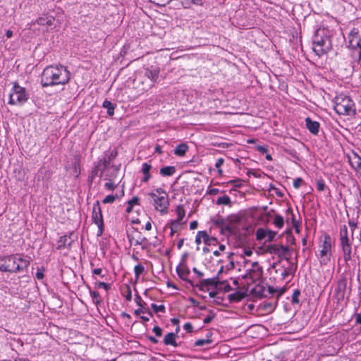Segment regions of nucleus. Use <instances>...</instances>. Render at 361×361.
I'll return each instance as SVG.
<instances>
[{"instance_id": "obj_1", "label": "nucleus", "mask_w": 361, "mask_h": 361, "mask_svg": "<svg viewBox=\"0 0 361 361\" xmlns=\"http://www.w3.org/2000/svg\"><path fill=\"white\" fill-rule=\"evenodd\" d=\"M70 80V73L63 66H47L42 72L41 82L43 87L56 85H65Z\"/></svg>"}, {"instance_id": "obj_2", "label": "nucleus", "mask_w": 361, "mask_h": 361, "mask_svg": "<svg viewBox=\"0 0 361 361\" xmlns=\"http://www.w3.org/2000/svg\"><path fill=\"white\" fill-rule=\"evenodd\" d=\"M30 263V258L21 254L4 256L0 258V271L11 273L23 271Z\"/></svg>"}, {"instance_id": "obj_3", "label": "nucleus", "mask_w": 361, "mask_h": 361, "mask_svg": "<svg viewBox=\"0 0 361 361\" xmlns=\"http://www.w3.org/2000/svg\"><path fill=\"white\" fill-rule=\"evenodd\" d=\"M331 37L330 31L326 28H319L316 30L312 40V49L317 55H324L331 49Z\"/></svg>"}, {"instance_id": "obj_4", "label": "nucleus", "mask_w": 361, "mask_h": 361, "mask_svg": "<svg viewBox=\"0 0 361 361\" xmlns=\"http://www.w3.org/2000/svg\"><path fill=\"white\" fill-rule=\"evenodd\" d=\"M340 244L343 252L344 261L347 263L352 259V244L354 238H352L346 225H342L339 231Z\"/></svg>"}, {"instance_id": "obj_5", "label": "nucleus", "mask_w": 361, "mask_h": 361, "mask_svg": "<svg viewBox=\"0 0 361 361\" xmlns=\"http://www.w3.org/2000/svg\"><path fill=\"white\" fill-rule=\"evenodd\" d=\"M354 104L350 97L340 94L334 99V109L337 114L350 115L355 112Z\"/></svg>"}, {"instance_id": "obj_6", "label": "nucleus", "mask_w": 361, "mask_h": 361, "mask_svg": "<svg viewBox=\"0 0 361 361\" xmlns=\"http://www.w3.org/2000/svg\"><path fill=\"white\" fill-rule=\"evenodd\" d=\"M321 250L318 255L320 264L322 266L326 265L331 260L332 255L331 252V240L329 235H325L322 245Z\"/></svg>"}, {"instance_id": "obj_7", "label": "nucleus", "mask_w": 361, "mask_h": 361, "mask_svg": "<svg viewBox=\"0 0 361 361\" xmlns=\"http://www.w3.org/2000/svg\"><path fill=\"white\" fill-rule=\"evenodd\" d=\"M264 253L276 255L280 259L290 262V249L288 246L280 244H269L265 247Z\"/></svg>"}, {"instance_id": "obj_8", "label": "nucleus", "mask_w": 361, "mask_h": 361, "mask_svg": "<svg viewBox=\"0 0 361 361\" xmlns=\"http://www.w3.org/2000/svg\"><path fill=\"white\" fill-rule=\"evenodd\" d=\"M28 99V95L25 89L20 87L18 84L13 86V91L10 94L9 104L20 105L25 102Z\"/></svg>"}, {"instance_id": "obj_9", "label": "nucleus", "mask_w": 361, "mask_h": 361, "mask_svg": "<svg viewBox=\"0 0 361 361\" xmlns=\"http://www.w3.org/2000/svg\"><path fill=\"white\" fill-rule=\"evenodd\" d=\"M149 195L153 200L155 209L161 214H166L169 205V195H164V197H157V194L154 192L149 193Z\"/></svg>"}, {"instance_id": "obj_10", "label": "nucleus", "mask_w": 361, "mask_h": 361, "mask_svg": "<svg viewBox=\"0 0 361 361\" xmlns=\"http://www.w3.org/2000/svg\"><path fill=\"white\" fill-rule=\"evenodd\" d=\"M92 221L98 226L97 235H102L104 231V221L99 201L94 204L92 214Z\"/></svg>"}, {"instance_id": "obj_11", "label": "nucleus", "mask_w": 361, "mask_h": 361, "mask_svg": "<svg viewBox=\"0 0 361 361\" xmlns=\"http://www.w3.org/2000/svg\"><path fill=\"white\" fill-rule=\"evenodd\" d=\"M133 231L130 233H128V239L132 244L134 242L135 245H140L142 250L148 248L149 243L147 238L142 235L141 233L137 229L133 228Z\"/></svg>"}, {"instance_id": "obj_12", "label": "nucleus", "mask_w": 361, "mask_h": 361, "mask_svg": "<svg viewBox=\"0 0 361 361\" xmlns=\"http://www.w3.org/2000/svg\"><path fill=\"white\" fill-rule=\"evenodd\" d=\"M346 287L347 279L343 277L338 281L334 290L335 297L338 301L343 300L344 299Z\"/></svg>"}, {"instance_id": "obj_13", "label": "nucleus", "mask_w": 361, "mask_h": 361, "mask_svg": "<svg viewBox=\"0 0 361 361\" xmlns=\"http://www.w3.org/2000/svg\"><path fill=\"white\" fill-rule=\"evenodd\" d=\"M249 275L253 281H259L263 275V269L257 262L252 263V268L249 270Z\"/></svg>"}, {"instance_id": "obj_14", "label": "nucleus", "mask_w": 361, "mask_h": 361, "mask_svg": "<svg viewBox=\"0 0 361 361\" xmlns=\"http://www.w3.org/2000/svg\"><path fill=\"white\" fill-rule=\"evenodd\" d=\"M159 71L158 70H149L146 69L145 72V75L147 77V79L150 80V82L146 84L143 87V91H147L150 88H152L154 85V82H156L159 77Z\"/></svg>"}, {"instance_id": "obj_15", "label": "nucleus", "mask_w": 361, "mask_h": 361, "mask_svg": "<svg viewBox=\"0 0 361 361\" xmlns=\"http://www.w3.org/2000/svg\"><path fill=\"white\" fill-rule=\"evenodd\" d=\"M348 162L356 172V174L361 176V157L355 152L348 155Z\"/></svg>"}, {"instance_id": "obj_16", "label": "nucleus", "mask_w": 361, "mask_h": 361, "mask_svg": "<svg viewBox=\"0 0 361 361\" xmlns=\"http://www.w3.org/2000/svg\"><path fill=\"white\" fill-rule=\"evenodd\" d=\"M349 39V47L357 51L358 55L361 57V39L357 33L350 35Z\"/></svg>"}, {"instance_id": "obj_17", "label": "nucleus", "mask_w": 361, "mask_h": 361, "mask_svg": "<svg viewBox=\"0 0 361 361\" xmlns=\"http://www.w3.org/2000/svg\"><path fill=\"white\" fill-rule=\"evenodd\" d=\"M72 235L73 233H71L69 235L61 236L59 240H58V246L56 249L61 250L66 247H71V244L73 242V239H72Z\"/></svg>"}, {"instance_id": "obj_18", "label": "nucleus", "mask_w": 361, "mask_h": 361, "mask_svg": "<svg viewBox=\"0 0 361 361\" xmlns=\"http://www.w3.org/2000/svg\"><path fill=\"white\" fill-rule=\"evenodd\" d=\"M55 18L53 16H49L47 15H44L39 18H38L36 20L31 23V25H35L36 24L42 26H51Z\"/></svg>"}, {"instance_id": "obj_19", "label": "nucleus", "mask_w": 361, "mask_h": 361, "mask_svg": "<svg viewBox=\"0 0 361 361\" xmlns=\"http://www.w3.org/2000/svg\"><path fill=\"white\" fill-rule=\"evenodd\" d=\"M111 162V160L105 155V157L98 162V164L95 167L97 174L98 172H100L99 176H102L104 171L110 165Z\"/></svg>"}, {"instance_id": "obj_20", "label": "nucleus", "mask_w": 361, "mask_h": 361, "mask_svg": "<svg viewBox=\"0 0 361 361\" xmlns=\"http://www.w3.org/2000/svg\"><path fill=\"white\" fill-rule=\"evenodd\" d=\"M220 284V281L218 279V276H216L211 279H203L200 281V288L202 289L204 287L207 286H214L217 287Z\"/></svg>"}, {"instance_id": "obj_21", "label": "nucleus", "mask_w": 361, "mask_h": 361, "mask_svg": "<svg viewBox=\"0 0 361 361\" xmlns=\"http://www.w3.org/2000/svg\"><path fill=\"white\" fill-rule=\"evenodd\" d=\"M179 331V328L176 329V333L170 332L165 335L164 338V343L166 345H172L173 347H177L178 343L176 342V334Z\"/></svg>"}, {"instance_id": "obj_22", "label": "nucleus", "mask_w": 361, "mask_h": 361, "mask_svg": "<svg viewBox=\"0 0 361 361\" xmlns=\"http://www.w3.org/2000/svg\"><path fill=\"white\" fill-rule=\"evenodd\" d=\"M176 271L178 276L182 280L187 281L190 283V281L188 279V276L190 274V270L185 265L180 264L176 268Z\"/></svg>"}, {"instance_id": "obj_23", "label": "nucleus", "mask_w": 361, "mask_h": 361, "mask_svg": "<svg viewBox=\"0 0 361 361\" xmlns=\"http://www.w3.org/2000/svg\"><path fill=\"white\" fill-rule=\"evenodd\" d=\"M306 127L312 134H317L319 132V123L317 121H312L310 118H305Z\"/></svg>"}, {"instance_id": "obj_24", "label": "nucleus", "mask_w": 361, "mask_h": 361, "mask_svg": "<svg viewBox=\"0 0 361 361\" xmlns=\"http://www.w3.org/2000/svg\"><path fill=\"white\" fill-rule=\"evenodd\" d=\"M152 169V165L147 162L143 163L142 165L141 171L144 175V177L142 179V181L144 183H147L151 178L150 170Z\"/></svg>"}, {"instance_id": "obj_25", "label": "nucleus", "mask_w": 361, "mask_h": 361, "mask_svg": "<svg viewBox=\"0 0 361 361\" xmlns=\"http://www.w3.org/2000/svg\"><path fill=\"white\" fill-rule=\"evenodd\" d=\"M188 150V146L186 143H180L174 149V154L178 157H183Z\"/></svg>"}, {"instance_id": "obj_26", "label": "nucleus", "mask_w": 361, "mask_h": 361, "mask_svg": "<svg viewBox=\"0 0 361 361\" xmlns=\"http://www.w3.org/2000/svg\"><path fill=\"white\" fill-rule=\"evenodd\" d=\"M176 172V167L173 166H164L160 169V174L162 176H171Z\"/></svg>"}, {"instance_id": "obj_27", "label": "nucleus", "mask_w": 361, "mask_h": 361, "mask_svg": "<svg viewBox=\"0 0 361 361\" xmlns=\"http://www.w3.org/2000/svg\"><path fill=\"white\" fill-rule=\"evenodd\" d=\"M245 297V294L241 292H236L228 295L230 302H239Z\"/></svg>"}, {"instance_id": "obj_28", "label": "nucleus", "mask_w": 361, "mask_h": 361, "mask_svg": "<svg viewBox=\"0 0 361 361\" xmlns=\"http://www.w3.org/2000/svg\"><path fill=\"white\" fill-rule=\"evenodd\" d=\"M267 229L259 228L257 229L255 235L257 241H261L267 238Z\"/></svg>"}, {"instance_id": "obj_29", "label": "nucleus", "mask_w": 361, "mask_h": 361, "mask_svg": "<svg viewBox=\"0 0 361 361\" xmlns=\"http://www.w3.org/2000/svg\"><path fill=\"white\" fill-rule=\"evenodd\" d=\"M216 204L218 205H228L231 204V198L228 195L219 197L216 200Z\"/></svg>"}, {"instance_id": "obj_30", "label": "nucleus", "mask_w": 361, "mask_h": 361, "mask_svg": "<svg viewBox=\"0 0 361 361\" xmlns=\"http://www.w3.org/2000/svg\"><path fill=\"white\" fill-rule=\"evenodd\" d=\"M140 199L138 197H133L131 200L128 202V207L126 209L127 213H130L133 210V206L135 204H139Z\"/></svg>"}, {"instance_id": "obj_31", "label": "nucleus", "mask_w": 361, "mask_h": 361, "mask_svg": "<svg viewBox=\"0 0 361 361\" xmlns=\"http://www.w3.org/2000/svg\"><path fill=\"white\" fill-rule=\"evenodd\" d=\"M273 224L278 228H281L284 225V220L283 216L279 214H276Z\"/></svg>"}, {"instance_id": "obj_32", "label": "nucleus", "mask_w": 361, "mask_h": 361, "mask_svg": "<svg viewBox=\"0 0 361 361\" xmlns=\"http://www.w3.org/2000/svg\"><path fill=\"white\" fill-rule=\"evenodd\" d=\"M176 214L178 216V218L176 219V220L181 221L183 220V217L185 216V214L183 206L181 204L178 205L176 207Z\"/></svg>"}, {"instance_id": "obj_33", "label": "nucleus", "mask_w": 361, "mask_h": 361, "mask_svg": "<svg viewBox=\"0 0 361 361\" xmlns=\"http://www.w3.org/2000/svg\"><path fill=\"white\" fill-rule=\"evenodd\" d=\"M103 106L107 109V114L109 116H113L114 114V106L109 101H104L103 103Z\"/></svg>"}, {"instance_id": "obj_34", "label": "nucleus", "mask_w": 361, "mask_h": 361, "mask_svg": "<svg viewBox=\"0 0 361 361\" xmlns=\"http://www.w3.org/2000/svg\"><path fill=\"white\" fill-rule=\"evenodd\" d=\"M144 271H145V267L143 265H142L141 264H138L135 265L134 267V273H135V279H138L140 274H142L144 272Z\"/></svg>"}, {"instance_id": "obj_35", "label": "nucleus", "mask_w": 361, "mask_h": 361, "mask_svg": "<svg viewBox=\"0 0 361 361\" xmlns=\"http://www.w3.org/2000/svg\"><path fill=\"white\" fill-rule=\"evenodd\" d=\"M212 343V340L209 338H202V339H198L195 342V346H204L209 345Z\"/></svg>"}, {"instance_id": "obj_36", "label": "nucleus", "mask_w": 361, "mask_h": 361, "mask_svg": "<svg viewBox=\"0 0 361 361\" xmlns=\"http://www.w3.org/2000/svg\"><path fill=\"white\" fill-rule=\"evenodd\" d=\"M181 221L178 220H173L170 222L169 227L171 230H174L176 231H178L180 228Z\"/></svg>"}, {"instance_id": "obj_37", "label": "nucleus", "mask_w": 361, "mask_h": 361, "mask_svg": "<svg viewBox=\"0 0 361 361\" xmlns=\"http://www.w3.org/2000/svg\"><path fill=\"white\" fill-rule=\"evenodd\" d=\"M90 295L92 298V302L94 304H95L96 305H98L99 304H100L101 300H99V293L97 291H95V290L90 291Z\"/></svg>"}, {"instance_id": "obj_38", "label": "nucleus", "mask_w": 361, "mask_h": 361, "mask_svg": "<svg viewBox=\"0 0 361 361\" xmlns=\"http://www.w3.org/2000/svg\"><path fill=\"white\" fill-rule=\"evenodd\" d=\"M290 263V267L288 269H284L283 272L281 273V275L285 278L288 275L292 274L295 271L294 264L293 263Z\"/></svg>"}, {"instance_id": "obj_39", "label": "nucleus", "mask_w": 361, "mask_h": 361, "mask_svg": "<svg viewBox=\"0 0 361 361\" xmlns=\"http://www.w3.org/2000/svg\"><path fill=\"white\" fill-rule=\"evenodd\" d=\"M284 289H275L274 287L272 286H268L267 288V291L269 294H275V293H278V295H282L283 293H284Z\"/></svg>"}, {"instance_id": "obj_40", "label": "nucleus", "mask_w": 361, "mask_h": 361, "mask_svg": "<svg viewBox=\"0 0 361 361\" xmlns=\"http://www.w3.org/2000/svg\"><path fill=\"white\" fill-rule=\"evenodd\" d=\"M300 295V290L299 289H295L292 295V302L294 304L299 303V296Z\"/></svg>"}, {"instance_id": "obj_41", "label": "nucleus", "mask_w": 361, "mask_h": 361, "mask_svg": "<svg viewBox=\"0 0 361 361\" xmlns=\"http://www.w3.org/2000/svg\"><path fill=\"white\" fill-rule=\"evenodd\" d=\"M151 307L156 313L165 312V307L163 305H157L154 303H152L151 305Z\"/></svg>"}, {"instance_id": "obj_42", "label": "nucleus", "mask_w": 361, "mask_h": 361, "mask_svg": "<svg viewBox=\"0 0 361 361\" xmlns=\"http://www.w3.org/2000/svg\"><path fill=\"white\" fill-rule=\"evenodd\" d=\"M118 198V195H107L103 200L104 204L113 203Z\"/></svg>"}, {"instance_id": "obj_43", "label": "nucleus", "mask_w": 361, "mask_h": 361, "mask_svg": "<svg viewBox=\"0 0 361 361\" xmlns=\"http://www.w3.org/2000/svg\"><path fill=\"white\" fill-rule=\"evenodd\" d=\"M348 226H349L350 229V233H351L352 238H353L354 231H355V230L357 227V223L355 222L353 220L349 219L348 220Z\"/></svg>"}, {"instance_id": "obj_44", "label": "nucleus", "mask_w": 361, "mask_h": 361, "mask_svg": "<svg viewBox=\"0 0 361 361\" xmlns=\"http://www.w3.org/2000/svg\"><path fill=\"white\" fill-rule=\"evenodd\" d=\"M267 241L272 242L274 240L275 237L276 236L277 233L270 229H267Z\"/></svg>"}, {"instance_id": "obj_45", "label": "nucleus", "mask_w": 361, "mask_h": 361, "mask_svg": "<svg viewBox=\"0 0 361 361\" xmlns=\"http://www.w3.org/2000/svg\"><path fill=\"white\" fill-rule=\"evenodd\" d=\"M316 185H317V189L319 191L321 192V191H324V190L326 185H325L324 181L323 180L322 178L318 179L317 180Z\"/></svg>"}, {"instance_id": "obj_46", "label": "nucleus", "mask_w": 361, "mask_h": 361, "mask_svg": "<svg viewBox=\"0 0 361 361\" xmlns=\"http://www.w3.org/2000/svg\"><path fill=\"white\" fill-rule=\"evenodd\" d=\"M45 271V269L43 267H41L40 268L37 269V273H36V278L38 280H42L44 277V272Z\"/></svg>"}, {"instance_id": "obj_47", "label": "nucleus", "mask_w": 361, "mask_h": 361, "mask_svg": "<svg viewBox=\"0 0 361 361\" xmlns=\"http://www.w3.org/2000/svg\"><path fill=\"white\" fill-rule=\"evenodd\" d=\"M96 286L97 288H104L106 291H108L111 288L110 284L104 283V282H98L96 283Z\"/></svg>"}, {"instance_id": "obj_48", "label": "nucleus", "mask_w": 361, "mask_h": 361, "mask_svg": "<svg viewBox=\"0 0 361 361\" xmlns=\"http://www.w3.org/2000/svg\"><path fill=\"white\" fill-rule=\"evenodd\" d=\"M199 235H201L204 244L209 240L210 238V236L204 231H199Z\"/></svg>"}, {"instance_id": "obj_49", "label": "nucleus", "mask_w": 361, "mask_h": 361, "mask_svg": "<svg viewBox=\"0 0 361 361\" xmlns=\"http://www.w3.org/2000/svg\"><path fill=\"white\" fill-rule=\"evenodd\" d=\"M209 313L210 314H209L208 316H207L204 320H203V322L204 324H209L210 323L212 319H214V316H215V314L212 312V311H209Z\"/></svg>"}, {"instance_id": "obj_50", "label": "nucleus", "mask_w": 361, "mask_h": 361, "mask_svg": "<svg viewBox=\"0 0 361 361\" xmlns=\"http://www.w3.org/2000/svg\"><path fill=\"white\" fill-rule=\"evenodd\" d=\"M152 3L159 6H164L166 4L170 2V0H150Z\"/></svg>"}, {"instance_id": "obj_51", "label": "nucleus", "mask_w": 361, "mask_h": 361, "mask_svg": "<svg viewBox=\"0 0 361 361\" xmlns=\"http://www.w3.org/2000/svg\"><path fill=\"white\" fill-rule=\"evenodd\" d=\"M224 162V160L223 158H219V159H217L216 164H215V167L218 169V171L219 173H222V170L221 169V166L223 165Z\"/></svg>"}, {"instance_id": "obj_52", "label": "nucleus", "mask_w": 361, "mask_h": 361, "mask_svg": "<svg viewBox=\"0 0 361 361\" xmlns=\"http://www.w3.org/2000/svg\"><path fill=\"white\" fill-rule=\"evenodd\" d=\"M212 145L213 146H216V147H221V148H227L229 146L231 145V143H228V142H213L212 143Z\"/></svg>"}, {"instance_id": "obj_53", "label": "nucleus", "mask_w": 361, "mask_h": 361, "mask_svg": "<svg viewBox=\"0 0 361 361\" xmlns=\"http://www.w3.org/2000/svg\"><path fill=\"white\" fill-rule=\"evenodd\" d=\"M223 286V289L225 292H228L231 290V286L226 281H220V284Z\"/></svg>"}, {"instance_id": "obj_54", "label": "nucleus", "mask_w": 361, "mask_h": 361, "mask_svg": "<svg viewBox=\"0 0 361 361\" xmlns=\"http://www.w3.org/2000/svg\"><path fill=\"white\" fill-rule=\"evenodd\" d=\"M217 243H218L217 239L214 237L210 236L209 240L205 243V245L207 246L216 245Z\"/></svg>"}, {"instance_id": "obj_55", "label": "nucleus", "mask_w": 361, "mask_h": 361, "mask_svg": "<svg viewBox=\"0 0 361 361\" xmlns=\"http://www.w3.org/2000/svg\"><path fill=\"white\" fill-rule=\"evenodd\" d=\"M302 182L303 180L301 178H297L293 181V187L296 189L299 188L301 186Z\"/></svg>"}, {"instance_id": "obj_56", "label": "nucleus", "mask_w": 361, "mask_h": 361, "mask_svg": "<svg viewBox=\"0 0 361 361\" xmlns=\"http://www.w3.org/2000/svg\"><path fill=\"white\" fill-rule=\"evenodd\" d=\"M117 154L118 152L116 149H114V150L111 151L109 154H106V156L108 157V158L112 161L116 158Z\"/></svg>"}, {"instance_id": "obj_57", "label": "nucleus", "mask_w": 361, "mask_h": 361, "mask_svg": "<svg viewBox=\"0 0 361 361\" xmlns=\"http://www.w3.org/2000/svg\"><path fill=\"white\" fill-rule=\"evenodd\" d=\"M229 183L237 188H240L242 186V181L240 179L231 180L229 181Z\"/></svg>"}, {"instance_id": "obj_58", "label": "nucleus", "mask_w": 361, "mask_h": 361, "mask_svg": "<svg viewBox=\"0 0 361 361\" xmlns=\"http://www.w3.org/2000/svg\"><path fill=\"white\" fill-rule=\"evenodd\" d=\"M224 223L225 220L221 217H219L214 221V224L220 226L221 228L224 226Z\"/></svg>"}, {"instance_id": "obj_59", "label": "nucleus", "mask_w": 361, "mask_h": 361, "mask_svg": "<svg viewBox=\"0 0 361 361\" xmlns=\"http://www.w3.org/2000/svg\"><path fill=\"white\" fill-rule=\"evenodd\" d=\"M104 186L109 190H114L116 188V185L112 182L106 183Z\"/></svg>"}, {"instance_id": "obj_60", "label": "nucleus", "mask_w": 361, "mask_h": 361, "mask_svg": "<svg viewBox=\"0 0 361 361\" xmlns=\"http://www.w3.org/2000/svg\"><path fill=\"white\" fill-rule=\"evenodd\" d=\"M153 332L157 336H161L162 334V330L159 326H154L152 329Z\"/></svg>"}, {"instance_id": "obj_61", "label": "nucleus", "mask_w": 361, "mask_h": 361, "mask_svg": "<svg viewBox=\"0 0 361 361\" xmlns=\"http://www.w3.org/2000/svg\"><path fill=\"white\" fill-rule=\"evenodd\" d=\"M183 329L188 332H192L193 327L190 323L188 322L183 325Z\"/></svg>"}, {"instance_id": "obj_62", "label": "nucleus", "mask_w": 361, "mask_h": 361, "mask_svg": "<svg viewBox=\"0 0 361 361\" xmlns=\"http://www.w3.org/2000/svg\"><path fill=\"white\" fill-rule=\"evenodd\" d=\"M257 151H259V152L264 154V153H267V148L266 146H264V145H257L256 147Z\"/></svg>"}, {"instance_id": "obj_63", "label": "nucleus", "mask_w": 361, "mask_h": 361, "mask_svg": "<svg viewBox=\"0 0 361 361\" xmlns=\"http://www.w3.org/2000/svg\"><path fill=\"white\" fill-rule=\"evenodd\" d=\"M156 192L158 193V195H157V197H164V195H168L165 192V190L161 188L156 189Z\"/></svg>"}, {"instance_id": "obj_64", "label": "nucleus", "mask_w": 361, "mask_h": 361, "mask_svg": "<svg viewBox=\"0 0 361 361\" xmlns=\"http://www.w3.org/2000/svg\"><path fill=\"white\" fill-rule=\"evenodd\" d=\"M221 230L228 231V233L232 232V228H231V226L228 224H226V223H224V226L221 227Z\"/></svg>"}]
</instances>
